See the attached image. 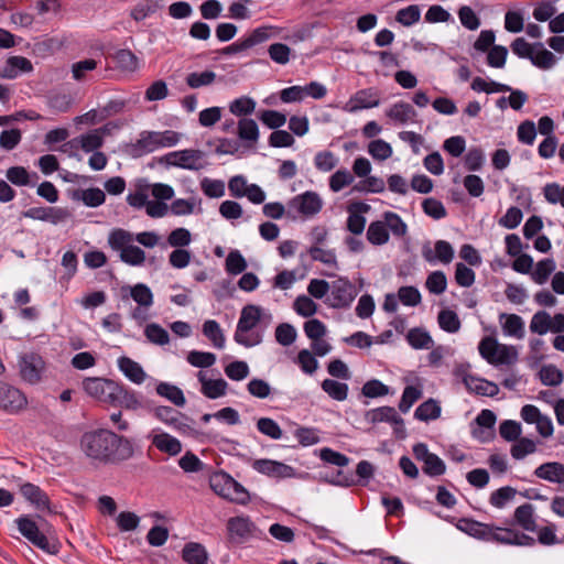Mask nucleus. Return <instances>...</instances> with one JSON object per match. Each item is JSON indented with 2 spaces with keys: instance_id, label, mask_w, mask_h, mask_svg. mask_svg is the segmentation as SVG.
<instances>
[{
  "instance_id": "nucleus-36",
  "label": "nucleus",
  "mask_w": 564,
  "mask_h": 564,
  "mask_svg": "<svg viewBox=\"0 0 564 564\" xmlns=\"http://www.w3.org/2000/svg\"><path fill=\"white\" fill-rule=\"evenodd\" d=\"M230 481H231V476L224 470L216 471L209 477V486H210L212 490L216 495H218L225 499H227V497H228V492L230 489Z\"/></svg>"
},
{
  "instance_id": "nucleus-17",
  "label": "nucleus",
  "mask_w": 564,
  "mask_h": 564,
  "mask_svg": "<svg viewBox=\"0 0 564 564\" xmlns=\"http://www.w3.org/2000/svg\"><path fill=\"white\" fill-rule=\"evenodd\" d=\"M369 210L370 206L366 203L355 202L350 204L348 207L349 216L347 218V230L354 235L362 234L366 218L361 214L368 213Z\"/></svg>"
},
{
  "instance_id": "nucleus-2",
  "label": "nucleus",
  "mask_w": 564,
  "mask_h": 564,
  "mask_svg": "<svg viewBox=\"0 0 564 564\" xmlns=\"http://www.w3.org/2000/svg\"><path fill=\"white\" fill-rule=\"evenodd\" d=\"M262 312V307L254 304H247L242 307L234 335L237 344L249 348L262 343L263 336L261 332H252L250 335H247L261 322Z\"/></svg>"
},
{
  "instance_id": "nucleus-8",
  "label": "nucleus",
  "mask_w": 564,
  "mask_h": 564,
  "mask_svg": "<svg viewBox=\"0 0 564 564\" xmlns=\"http://www.w3.org/2000/svg\"><path fill=\"white\" fill-rule=\"evenodd\" d=\"M151 411L159 421L173 426L178 432L188 433L192 431L191 425L186 422H182L181 419L187 422H193V420L172 406L159 405L154 406Z\"/></svg>"
},
{
  "instance_id": "nucleus-18",
  "label": "nucleus",
  "mask_w": 564,
  "mask_h": 564,
  "mask_svg": "<svg viewBox=\"0 0 564 564\" xmlns=\"http://www.w3.org/2000/svg\"><path fill=\"white\" fill-rule=\"evenodd\" d=\"M200 382V392L208 399H218L227 392L228 383L225 379H208L203 371L197 373Z\"/></svg>"
},
{
  "instance_id": "nucleus-20",
  "label": "nucleus",
  "mask_w": 564,
  "mask_h": 564,
  "mask_svg": "<svg viewBox=\"0 0 564 564\" xmlns=\"http://www.w3.org/2000/svg\"><path fill=\"white\" fill-rule=\"evenodd\" d=\"M118 391L116 392V400L112 401L111 405L121 406L127 410H138L143 408V403L139 395L133 391L118 382Z\"/></svg>"
},
{
  "instance_id": "nucleus-5",
  "label": "nucleus",
  "mask_w": 564,
  "mask_h": 564,
  "mask_svg": "<svg viewBox=\"0 0 564 564\" xmlns=\"http://www.w3.org/2000/svg\"><path fill=\"white\" fill-rule=\"evenodd\" d=\"M83 388L87 394L97 399L100 402L111 404L116 400V392L118 391V382L105 378H86L83 381Z\"/></svg>"
},
{
  "instance_id": "nucleus-12",
  "label": "nucleus",
  "mask_w": 564,
  "mask_h": 564,
  "mask_svg": "<svg viewBox=\"0 0 564 564\" xmlns=\"http://www.w3.org/2000/svg\"><path fill=\"white\" fill-rule=\"evenodd\" d=\"M160 149L158 131H142L140 138L127 145L126 152L133 159L143 156Z\"/></svg>"
},
{
  "instance_id": "nucleus-3",
  "label": "nucleus",
  "mask_w": 564,
  "mask_h": 564,
  "mask_svg": "<svg viewBox=\"0 0 564 564\" xmlns=\"http://www.w3.org/2000/svg\"><path fill=\"white\" fill-rule=\"evenodd\" d=\"M511 50L517 56L530 59L541 69H550L556 63L555 55L540 42L528 43L524 37H516L511 43Z\"/></svg>"
},
{
  "instance_id": "nucleus-46",
  "label": "nucleus",
  "mask_w": 564,
  "mask_h": 564,
  "mask_svg": "<svg viewBox=\"0 0 564 564\" xmlns=\"http://www.w3.org/2000/svg\"><path fill=\"white\" fill-rule=\"evenodd\" d=\"M458 19L460 24L468 31H477L480 26V18L477 15L475 10L469 6H462L458 9Z\"/></svg>"
},
{
  "instance_id": "nucleus-24",
  "label": "nucleus",
  "mask_w": 564,
  "mask_h": 564,
  "mask_svg": "<svg viewBox=\"0 0 564 564\" xmlns=\"http://www.w3.org/2000/svg\"><path fill=\"white\" fill-rule=\"evenodd\" d=\"M386 116L397 122L406 123L408 121H414L417 112L409 102L398 101L386 111Z\"/></svg>"
},
{
  "instance_id": "nucleus-45",
  "label": "nucleus",
  "mask_w": 564,
  "mask_h": 564,
  "mask_svg": "<svg viewBox=\"0 0 564 564\" xmlns=\"http://www.w3.org/2000/svg\"><path fill=\"white\" fill-rule=\"evenodd\" d=\"M31 543L51 555H56L61 550L59 541L54 536L44 534L42 531L31 541Z\"/></svg>"
},
{
  "instance_id": "nucleus-7",
  "label": "nucleus",
  "mask_w": 564,
  "mask_h": 564,
  "mask_svg": "<svg viewBox=\"0 0 564 564\" xmlns=\"http://www.w3.org/2000/svg\"><path fill=\"white\" fill-rule=\"evenodd\" d=\"M28 404L26 397L19 389L0 381V410L18 413Z\"/></svg>"
},
{
  "instance_id": "nucleus-42",
  "label": "nucleus",
  "mask_w": 564,
  "mask_h": 564,
  "mask_svg": "<svg viewBox=\"0 0 564 564\" xmlns=\"http://www.w3.org/2000/svg\"><path fill=\"white\" fill-rule=\"evenodd\" d=\"M267 39L268 37H245L243 40H239V41L221 48L219 51V53L221 55L241 54Z\"/></svg>"
},
{
  "instance_id": "nucleus-13",
  "label": "nucleus",
  "mask_w": 564,
  "mask_h": 564,
  "mask_svg": "<svg viewBox=\"0 0 564 564\" xmlns=\"http://www.w3.org/2000/svg\"><path fill=\"white\" fill-rule=\"evenodd\" d=\"M422 257L425 261L433 263L436 260L444 264H448L454 259V248L446 240H437L434 243V251L432 250L430 242H425L422 247Z\"/></svg>"
},
{
  "instance_id": "nucleus-31",
  "label": "nucleus",
  "mask_w": 564,
  "mask_h": 564,
  "mask_svg": "<svg viewBox=\"0 0 564 564\" xmlns=\"http://www.w3.org/2000/svg\"><path fill=\"white\" fill-rule=\"evenodd\" d=\"M390 235L386 221L370 223L367 229V240L373 246H382L389 241Z\"/></svg>"
},
{
  "instance_id": "nucleus-48",
  "label": "nucleus",
  "mask_w": 564,
  "mask_h": 564,
  "mask_svg": "<svg viewBox=\"0 0 564 564\" xmlns=\"http://www.w3.org/2000/svg\"><path fill=\"white\" fill-rule=\"evenodd\" d=\"M247 261L238 250H231L225 262V269L229 274L238 275L247 269Z\"/></svg>"
},
{
  "instance_id": "nucleus-54",
  "label": "nucleus",
  "mask_w": 564,
  "mask_h": 564,
  "mask_svg": "<svg viewBox=\"0 0 564 564\" xmlns=\"http://www.w3.org/2000/svg\"><path fill=\"white\" fill-rule=\"evenodd\" d=\"M132 240H133V236L131 232H129L124 229L118 228V229H113L110 232L108 242H109V246L113 250H119L121 252L122 249H124L126 247L131 245Z\"/></svg>"
},
{
  "instance_id": "nucleus-63",
  "label": "nucleus",
  "mask_w": 564,
  "mask_h": 564,
  "mask_svg": "<svg viewBox=\"0 0 564 564\" xmlns=\"http://www.w3.org/2000/svg\"><path fill=\"white\" fill-rule=\"evenodd\" d=\"M383 218L388 230H391L394 236L403 237L406 234L408 226L397 213L386 212Z\"/></svg>"
},
{
  "instance_id": "nucleus-38",
  "label": "nucleus",
  "mask_w": 564,
  "mask_h": 564,
  "mask_svg": "<svg viewBox=\"0 0 564 564\" xmlns=\"http://www.w3.org/2000/svg\"><path fill=\"white\" fill-rule=\"evenodd\" d=\"M556 263L552 258H545L540 260L535 270L531 272V279L538 284H544L549 280L550 275L555 271Z\"/></svg>"
},
{
  "instance_id": "nucleus-28",
  "label": "nucleus",
  "mask_w": 564,
  "mask_h": 564,
  "mask_svg": "<svg viewBox=\"0 0 564 564\" xmlns=\"http://www.w3.org/2000/svg\"><path fill=\"white\" fill-rule=\"evenodd\" d=\"M152 444L161 452L166 453L171 456H175L181 453V442L171 436L167 433L155 434L152 438Z\"/></svg>"
},
{
  "instance_id": "nucleus-34",
  "label": "nucleus",
  "mask_w": 564,
  "mask_h": 564,
  "mask_svg": "<svg viewBox=\"0 0 564 564\" xmlns=\"http://www.w3.org/2000/svg\"><path fill=\"white\" fill-rule=\"evenodd\" d=\"M406 340L414 349H427L433 345L431 335L421 327L411 328L406 334Z\"/></svg>"
},
{
  "instance_id": "nucleus-64",
  "label": "nucleus",
  "mask_w": 564,
  "mask_h": 564,
  "mask_svg": "<svg viewBox=\"0 0 564 564\" xmlns=\"http://www.w3.org/2000/svg\"><path fill=\"white\" fill-rule=\"evenodd\" d=\"M297 333L293 325L281 323L275 328V340L282 346H290L296 339Z\"/></svg>"
},
{
  "instance_id": "nucleus-4",
  "label": "nucleus",
  "mask_w": 564,
  "mask_h": 564,
  "mask_svg": "<svg viewBox=\"0 0 564 564\" xmlns=\"http://www.w3.org/2000/svg\"><path fill=\"white\" fill-rule=\"evenodd\" d=\"M329 289L330 297L325 303L333 308H348L358 295L356 286L344 276L333 281Z\"/></svg>"
},
{
  "instance_id": "nucleus-37",
  "label": "nucleus",
  "mask_w": 564,
  "mask_h": 564,
  "mask_svg": "<svg viewBox=\"0 0 564 564\" xmlns=\"http://www.w3.org/2000/svg\"><path fill=\"white\" fill-rule=\"evenodd\" d=\"M441 415V406L434 399H429L421 403L415 412L414 417L420 421L427 422L430 420H436Z\"/></svg>"
},
{
  "instance_id": "nucleus-47",
  "label": "nucleus",
  "mask_w": 564,
  "mask_h": 564,
  "mask_svg": "<svg viewBox=\"0 0 564 564\" xmlns=\"http://www.w3.org/2000/svg\"><path fill=\"white\" fill-rule=\"evenodd\" d=\"M540 380L544 386L556 387L563 381V372L554 365H545L539 371Z\"/></svg>"
},
{
  "instance_id": "nucleus-40",
  "label": "nucleus",
  "mask_w": 564,
  "mask_h": 564,
  "mask_svg": "<svg viewBox=\"0 0 564 564\" xmlns=\"http://www.w3.org/2000/svg\"><path fill=\"white\" fill-rule=\"evenodd\" d=\"M437 322L440 327L451 334L457 333L460 328V319L456 312L445 308L438 313Z\"/></svg>"
},
{
  "instance_id": "nucleus-39",
  "label": "nucleus",
  "mask_w": 564,
  "mask_h": 564,
  "mask_svg": "<svg viewBox=\"0 0 564 564\" xmlns=\"http://www.w3.org/2000/svg\"><path fill=\"white\" fill-rule=\"evenodd\" d=\"M398 413L394 408L392 406H380L377 409H372L366 412L365 419L372 423L377 424L380 422H388L391 423L398 417Z\"/></svg>"
},
{
  "instance_id": "nucleus-27",
  "label": "nucleus",
  "mask_w": 564,
  "mask_h": 564,
  "mask_svg": "<svg viewBox=\"0 0 564 564\" xmlns=\"http://www.w3.org/2000/svg\"><path fill=\"white\" fill-rule=\"evenodd\" d=\"M162 10V4L158 0H141L131 10V18L141 22L153 17Z\"/></svg>"
},
{
  "instance_id": "nucleus-10",
  "label": "nucleus",
  "mask_w": 564,
  "mask_h": 564,
  "mask_svg": "<svg viewBox=\"0 0 564 564\" xmlns=\"http://www.w3.org/2000/svg\"><path fill=\"white\" fill-rule=\"evenodd\" d=\"M202 156L203 152L200 150L188 149L167 153L160 159V162L185 170H199L202 165L196 164V161L202 159Z\"/></svg>"
},
{
  "instance_id": "nucleus-41",
  "label": "nucleus",
  "mask_w": 564,
  "mask_h": 564,
  "mask_svg": "<svg viewBox=\"0 0 564 564\" xmlns=\"http://www.w3.org/2000/svg\"><path fill=\"white\" fill-rule=\"evenodd\" d=\"M322 389L336 401H344L348 395V384L333 379H325Z\"/></svg>"
},
{
  "instance_id": "nucleus-16",
  "label": "nucleus",
  "mask_w": 564,
  "mask_h": 564,
  "mask_svg": "<svg viewBox=\"0 0 564 564\" xmlns=\"http://www.w3.org/2000/svg\"><path fill=\"white\" fill-rule=\"evenodd\" d=\"M227 530L232 539L243 542L253 535L254 523L249 517H232L227 521Z\"/></svg>"
},
{
  "instance_id": "nucleus-6",
  "label": "nucleus",
  "mask_w": 564,
  "mask_h": 564,
  "mask_svg": "<svg viewBox=\"0 0 564 564\" xmlns=\"http://www.w3.org/2000/svg\"><path fill=\"white\" fill-rule=\"evenodd\" d=\"M20 375L22 379L31 384L40 382L45 361L36 352L24 354L20 357Z\"/></svg>"
},
{
  "instance_id": "nucleus-1",
  "label": "nucleus",
  "mask_w": 564,
  "mask_h": 564,
  "mask_svg": "<svg viewBox=\"0 0 564 564\" xmlns=\"http://www.w3.org/2000/svg\"><path fill=\"white\" fill-rule=\"evenodd\" d=\"M79 446L94 464L119 465L134 456L135 446L132 440L107 429L85 432L80 436Z\"/></svg>"
},
{
  "instance_id": "nucleus-60",
  "label": "nucleus",
  "mask_w": 564,
  "mask_h": 564,
  "mask_svg": "<svg viewBox=\"0 0 564 564\" xmlns=\"http://www.w3.org/2000/svg\"><path fill=\"white\" fill-rule=\"evenodd\" d=\"M518 359L517 349L513 346H507L498 343L497 352L492 365H512Z\"/></svg>"
},
{
  "instance_id": "nucleus-33",
  "label": "nucleus",
  "mask_w": 564,
  "mask_h": 564,
  "mask_svg": "<svg viewBox=\"0 0 564 564\" xmlns=\"http://www.w3.org/2000/svg\"><path fill=\"white\" fill-rule=\"evenodd\" d=\"M533 506L531 503H523L514 511V520L525 531H534L536 523L533 519Z\"/></svg>"
},
{
  "instance_id": "nucleus-58",
  "label": "nucleus",
  "mask_w": 564,
  "mask_h": 564,
  "mask_svg": "<svg viewBox=\"0 0 564 564\" xmlns=\"http://www.w3.org/2000/svg\"><path fill=\"white\" fill-rule=\"evenodd\" d=\"M130 295L140 306L149 307L153 303V294L150 288L143 283L130 288Z\"/></svg>"
},
{
  "instance_id": "nucleus-21",
  "label": "nucleus",
  "mask_w": 564,
  "mask_h": 564,
  "mask_svg": "<svg viewBox=\"0 0 564 564\" xmlns=\"http://www.w3.org/2000/svg\"><path fill=\"white\" fill-rule=\"evenodd\" d=\"M33 70L32 63L23 56H11L7 59V64L0 72V76L3 78L13 79L19 73H30Z\"/></svg>"
},
{
  "instance_id": "nucleus-55",
  "label": "nucleus",
  "mask_w": 564,
  "mask_h": 564,
  "mask_svg": "<svg viewBox=\"0 0 564 564\" xmlns=\"http://www.w3.org/2000/svg\"><path fill=\"white\" fill-rule=\"evenodd\" d=\"M186 359L188 364L196 368H209L216 362V355L208 351L192 350Z\"/></svg>"
},
{
  "instance_id": "nucleus-56",
  "label": "nucleus",
  "mask_w": 564,
  "mask_h": 564,
  "mask_svg": "<svg viewBox=\"0 0 564 564\" xmlns=\"http://www.w3.org/2000/svg\"><path fill=\"white\" fill-rule=\"evenodd\" d=\"M258 118L264 126L273 130H278L286 122V116L276 110H262Z\"/></svg>"
},
{
  "instance_id": "nucleus-62",
  "label": "nucleus",
  "mask_w": 564,
  "mask_h": 564,
  "mask_svg": "<svg viewBox=\"0 0 564 564\" xmlns=\"http://www.w3.org/2000/svg\"><path fill=\"white\" fill-rule=\"evenodd\" d=\"M368 152L375 160L384 161L392 155V148L384 140L377 139L369 143Z\"/></svg>"
},
{
  "instance_id": "nucleus-11",
  "label": "nucleus",
  "mask_w": 564,
  "mask_h": 564,
  "mask_svg": "<svg viewBox=\"0 0 564 564\" xmlns=\"http://www.w3.org/2000/svg\"><path fill=\"white\" fill-rule=\"evenodd\" d=\"M379 104L380 91L375 87H369L356 91L355 95L350 97L345 109L349 112H356L360 109L378 107Z\"/></svg>"
},
{
  "instance_id": "nucleus-15",
  "label": "nucleus",
  "mask_w": 564,
  "mask_h": 564,
  "mask_svg": "<svg viewBox=\"0 0 564 564\" xmlns=\"http://www.w3.org/2000/svg\"><path fill=\"white\" fill-rule=\"evenodd\" d=\"M20 492L36 510H47L48 513H56L51 509L50 497L39 486L24 482L20 486Z\"/></svg>"
},
{
  "instance_id": "nucleus-19",
  "label": "nucleus",
  "mask_w": 564,
  "mask_h": 564,
  "mask_svg": "<svg viewBox=\"0 0 564 564\" xmlns=\"http://www.w3.org/2000/svg\"><path fill=\"white\" fill-rule=\"evenodd\" d=\"M496 420H497V416L491 410H488V409L481 410V412L477 415L475 421L478 424V426L488 429L489 432L487 433V435H485V432L482 430H474L473 436L482 443L492 440L495 436L492 429L496 423Z\"/></svg>"
},
{
  "instance_id": "nucleus-57",
  "label": "nucleus",
  "mask_w": 564,
  "mask_h": 564,
  "mask_svg": "<svg viewBox=\"0 0 564 564\" xmlns=\"http://www.w3.org/2000/svg\"><path fill=\"white\" fill-rule=\"evenodd\" d=\"M78 142L80 143L83 151L89 153L95 152L102 147L104 138L99 133V130H93L86 134L80 135Z\"/></svg>"
},
{
  "instance_id": "nucleus-50",
  "label": "nucleus",
  "mask_w": 564,
  "mask_h": 564,
  "mask_svg": "<svg viewBox=\"0 0 564 564\" xmlns=\"http://www.w3.org/2000/svg\"><path fill=\"white\" fill-rule=\"evenodd\" d=\"M254 108L256 101L248 96L237 98L229 105L230 112L237 117L251 115L254 111Z\"/></svg>"
},
{
  "instance_id": "nucleus-9",
  "label": "nucleus",
  "mask_w": 564,
  "mask_h": 564,
  "mask_svg": "<svg viewBox=\"0 0 564 564\" xmlns=\"http://www.w3.org/2000/svg\"><path fill=\"white\" fill-rule=\"evenodd\" d=\"M289 206L295 208L301 215L312 217L318 214L323 207V202L316 192L307 191L294 196Z\"/></svg>"
},
{
  "instance_id": "nucleus-32",
  "label": "nucleus",
  "mask_w": 564,
  "mask_h": 564,
  "mask_svg": "<svg viewBox=\"0 0 564 564\" xmlns=\"http://www.w3.org/2000/svg\"><path fill=\"white\" fill-rule=\"evenodd\" d=\"M502 318L506 319L502 326L505 334L519 339L524 336V323L519 315L501 313L499 319L501 321Z\"/></svg>"
},
{
  "instance_id": "nucleus-49",
  "label": "nucleus",
  "mask_w": 564,
  "mask_h": 564,
  "mask_svg": "<svg viewBox=\"0 0 564 564\" xmlns=\"http://www.w3.org/2000/svg\"><path fill=\"white\" fill-rule=\"evenodd\" d=\"M144 335L149 341L155 345L163 346L170 341L167 330L156 323L148 324L144 328Z\"/></svg>"
},
{
  "instance_id": "nucleus-52",
  "label": "nucleus",
  "mask_w": 564,
  "mask_h": 564,
  "mask_svg": "<svg viewBox=\"0 0 564 564\" xmlns=\"http://www.w3.org/2000/svg\"><path fill=\"white\" fill-rule=\"evenodd\" d=\"M425 286L430 293L440 295L447 288V279L443 271H434L430 273L425 281Z\"/></svg>"
},
{
  "instance_id": "nucleus-43",
  "label": "nucleus",
  "mask_w": 564,
  "mask_h": 564,
  "mask_svg": "<svg viewBox=\"0 0 564 564\" xmlns=\"http://www.w3.org/2000/svg\"><path fill=\"white\" fill-rule=\"evenodd\" d=\"M530 330L533 334L544 335L552 330V317L546 311H538L531 319Z\"/></svg>"
},
{
  "instance_id": "nucleus-14",
  "label": "nucleus",
  "mask_w": 564,
  "mask_h": 564,
  "mask_svg": "<svg viewBox=\"0 0 564 564\" xmlns=\"http://www.w3.org/2000/svg\"><path fill=\"white\" fill-rule=\"evenodd\" d=\"M252 468L260 474L274 478H288L294 475V469L281 462L261 458L252 463Z\"/></svg>"
},
{
  "instance_id": "nucleus-30",
  "label": "nucleus",
  "mask_w": 564,
  "mask_h": 564,
  "mask_svg": "<svg viewBox=\"0 0 564 564\" xmlns=\"http://www.w3.org/2000/svg\"><path fill=\"white\" fill-rule=\"evenodd\" d=\"M155 391L160 397H163L171 401L176 406H184L186 403V399L184 397L183 391L169 382H160L155 387Z\"/></svg>"
},
{
  "instance_id": "nucleus-59",
  "label": "nucleus",
  "mask_w": 564,
  "mask_h": 564,
  "mask_svg": "<svg viewBox=\"0 0 564 564\" xmlns=\"http://www.w3.org/2000/svg\"><path fill=\"white\" fill-rule=\"evenodd\" d=\"M558 0H545L539 2L532 12L533 18L539 22H550L556 12L555 3Z\"/></svg>"
},
{
  "instance_id": "nucleus-25",
  "label": "nucleus",
  "mask_w": 564,
  "mask_h": 564,
  "mask_svg": "<svg viewBox=\"0 0 564 564\" xmlns=\"http://www.w3.org/2000/svg\"><path fill=\"white\" fill-rule=\"evenodd\" d=\"M182 558L187 564H207L208 554L203 544L188 542L182 550Z\"/></svg>"
},
{
  "instance_id": "nucleus-35",
  "label": "nucleus",
  "mask_w": 564,
  "mask_h": 564,
  "mask_svg": "<svg viewBox=\"0 0 564 564\" xmlns=\"http://www.w3.org/2000/svg\"><path fill=\"white\" fill-rule=\"evenodd\" d=\"M112 61L116 68L121 72H134L138 68V58L130 50H118L113 54Z\"/></svg>"
},
{
  "instance_id": "nucleus-29",
  "label": "nucleus",
  "mask_w": 564,
  "mask_h": 564,
  "mask_svg": "<svg viewBox=\"0 0 564 564\" xmlns=\"http://www.w3.org/2000/svg\"><path fill=\"white\" fill-rule=\"evenodd\" d=\"M237 134L240 140L254 144L260 135L257 122L251 118H241L238 121Z\"/></svg>"
},
{
  "instance_id": "nucleus-61",
  "label": "nucleus",
  "mask_w": 564,
  "mask_h": 564,
  "mask_svg": "<svg viewBox=\"0 0 564 564\" xmlns=\"http://www.w3.org/2000/svg\"><path fill=\"white\" fill-rule=\"evenodd\" d=\"M422 398V390L414 386H406L399 402V410L406 413L411 406Z\"/></svg>"
},
{
  "instance_id": "nucleus-26",
  "label": "nucleus",
  "mask_w": 564,
  "mask_h": 564,
  "mask_svg": "<svg viewBox=\"0 0 564 564\" xmlns=\"http://www.w3.org/2000/svg\"><path fill=\"white\" fill-rule=\"evenodd\" d=\"M118 366L123 375L133 383L140 384L144 381L147 375L143 368L131 358L120 357L118 359Z\"/></svg>"
},
{
  "instance_id": "nucleus-22",
  "label": "nucleus",
  "mask_w": 564,
  "mask_h": 564,
  "mask_svg": "<svg viewBox=\"0 0 564 564\" xmlns=\"http://www.w3.org/2000/svg\"><path fill=\"white\" fill-rule=\"evenodd\" d=\"M534 475L538 478L563 484L564 482V464L558 462H549L540 465L535 470Z\"/></svg>"
},
{
  "instance_id": "nucleus-53",
  "label": "nucleus",
  "mask_w": 564,
  "mask_h": 564,
  "mask_svg": "<svg viewBox=\"0 0 564 564\" xmlns=\"http://www.w3.org/2000/svg\"><path fill=\"white\" fill-rule=\"evenodd\" d=\"M511 446L510 453L514 459H523L536 451L535 442L528 437H519Z\"/></svg>"
},
{
  "instance_id": "nucleus-44",
  "label": "nucleus",
  "mask_w": 564,
  "mask_h": 564,
  "mask_svg": "<svg viewBox=\"0 0 564 564\" xmlns=\"http://www.w3.org/2000/svg\"><path fill=\"white\" fill-rule=\"evenodd\" d=\"M203 334L213 343L216 348L220 349L225 346V336L216 321H206L203 324Z\"/></svg>"
},
{
  "instance_id": "nucleus-23",
  "label": "nucleus",
  "mask_w": 564,
  "mask_h": 564,
  "mask_svg": "<svg viewBox=\"0 0 564 564\" xmlns=\"http://www.w3.org/2000/svg\"><path fill=\"white\" fill-rule=\"evenodd\" d=\"M458 529L482 541H489V534H491V524L481 523L474 519H460Z\"/></svg>"
},
{
  "instance_id": "nucleus-51",
  "label": "nucleus",
  "mask_w": 564,
  "mask_h": 564,
  "mask_svg": "<svg viewBox=\"0 0 564 564\" xmlns=\"http://www.w3.org/2000/svg\"><path fill=\"white\" fill-rule=\"evenodd\" d=\"M120 260L129 265H141L145 261V252L140 247L130 245L120 252Z\"/></svg>"
}]
</instances>
